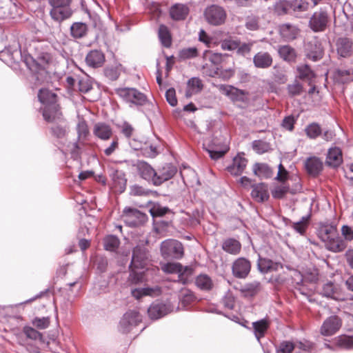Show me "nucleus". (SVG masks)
I'll return each mask as SVG.
<instances>
[{
  "label": "nucleus",
  "mask_w": 353,
  "mask_h": 353,
  "mask_svg": "<svg viewBox=\"0 0 353 353\" xmlns=\"http://www.w3.org/2000/svg\"><path fill=\"white\" fill-rule=\"evenodd\" d=\"M39 101L44 105L42 114L45 121L54 122L61 118V108L57 103V94L46 88H41L38 92Z\"/></svg>",
  "instance_id": "obj_1"
},
{
  "label": "nucleus",
  "mask_w": 353,
  "mask_h": 353,
  "mask_svg": "<svg viewBox=\"0 0 353 353\" xmlns=\"http://www.w3.org/2000/svg\"><path fill=\"white\" fill-rule=\"evenodd\" d=\"M116 93L125 102L135 105H143L146 103V96L132 88H122L116 90Z\"/></svg>",
  "instance_id": "obj_2"
},
{
  "label": "nucleus",
  "mask_w": 353,
  "mask_h": 353,
  "mask_svg": "<svg viewBox=\"0 0 353 353\" xmlns=\"http://www.w3.org/2000/svg\"><path fill=\"white\" fill-rule=\"evenodd\" d=\"M161 252L163 258L181 259L184 254L182 243L176 240L168 239L161 243Z\"/></svg>",
  "instance_id": "obj_3"
},
{
  "label": "nucleus",
  "mask_w": 353,
  "mask_h": 353,
  "mask_svg": "<svg viewBox=\"0 0 353 353\" xmlns=\"http://www.w3.org/2000/svg\"><path fill=\"white\" fill-rule=\"evenodd\" d=\"M161 268L168 274H179V280L183 283H185L188 277L192 274V268L188 266L183 267L179 263H161Z\"/></svg>",
  "instance_id": "obj_4"
},
{
  "label": "nucleus",
  "mask_w": 353,
  "mask_h": 353,
  "mask_svg": "<svg viewBox=\"0 0 353 353\" xmlns=\"http://www.w3.org/2000/svg\"><path fill=\"white\" fill-rule=\"evenodd\" d=\"M330 22V17L327 12L320 9L314 12L309 21L310 28L315 32H323L327 28Z\"/></svg>",
  "instance_id": "obj_5"
},
{
  "label": "nucleus",
  "mask_w": 353,
  "mask_h": 353,
  "mask_svg": "<svg viewBox=\"0 0 353 353\" xmlns=\"http://www.w3.org/2000/svg\"><path fill=\"white\" fill-rule=\"evenodd\" d=\"M122 219L129 226L134 227L145 223L148 217L145 214L132 208H125L123 210Z\"/></svg>",
  "instance_id": "obj_6"
},
{
  "label": "nucleus",
  "mask_w": 353,
  "mask_h": 353,
  "mask_svg": "<svg viewBox=\"0 0 353 353\" xmlns=\"http://www.w3.org/2000/svg\"><path fill=\"white\" fill-rule=\"evenodd\" d=\"M204 16L206 21L213 26L223 23L226 19V13L224 9L216 5L208 7L205 10Z\"/></svg>",
  "instance_id": "obj_7"
},
{
  "label": "nucleus",
  "mask_w": 353,
  "mask_h": 353,
  "mask_svg": "<svg viewBox=\"0 0 353 353\" xmlns=\"http://www.w3.org/2000/svg\"><path fill=\"white\" fill-rule=\"evenodd\" d=\"M141 320L139 312L134 310L128 311L123 315L120 321V330L123 333H128L132 327L137 326Z\"/></svg>",
  "instance_id": "obj_8"
},
{
  "label": "nucleus",
  "mask_w": 353,
  "mask_h": 353,
  "mask_svg": "<svg viewBox=\"0 0 353 353\" xmlns=\"http://www.w3.org/2000/svg\"><path fill=\"white\" fill-rule=\"evenodd\" d=\"M211 159L217 160L224 156L229 150L228 142L226 139L219 141L216 139L212 141V143L206 148Z\"/></svg>",
  "instance_id": "obj_9"
},
{
  "label": "nucleus",
  "mask_w": 353,
  "mask_h": 353,
  "mask_svg": "<svg viewBox=\"0 0 353 353\" xmlns=\"http://www.w3.org/2000/svg\"><path fill=\"white\" fill-rule=\"evenodd\" d=\"M251 270L250 261L243 257H240L232 263V272L234 277L245 279L248 276Z\"/></svg>",
  "instance_id": "obj_10"
},
{
  "label": "nucleus",
  "mask_w": 353,
  "mask_h": 353,
  "mask_svg": "<svg viewBox=\"0 0 353 353\" xmlns=\"http://www.w3.org/2000/svg\"><path fill=\"white\" fill-rule=\"evenodd\" d=\"M148 260V253L144 246L137 245L132 252L130 268H143Z\"/></svg>",
  "instance_id": "obj_11"
},
{
  "label": "nucleus",
  "mask_w": 353,
  "mask_h": 353,
  "mask_svg": "<svg viewBox=\"0 0 353 353\" xmlns=\"http://www.w3.org/2000/svg\"><path fill=\"white\" fill-rule=\"evenodd\" d=\"M341 321L336 316H332L325 319L321 327L320 332L322 335L330 336L334 334L341 327Z\"/></svg>",
  "instance_id": "obj_12"
},
{
  "label": "nucleus",
  "mask_w": 353,
  "mask_h": 353,
  "mask_svg": "<svg viewBox=\"0 0 353 353\" xmlns=\"http://www.w3.org/2000/svg\"><path fill=\"white\" fill-rule=\"evenodd\" d=\"M176 168L170 163H166L158 171H156L154 185H160L163 182L172 179L176 173Z\"/></svg>",
  "instance_id": "obj_13"
},
{
  "label": "nucleus",
  "mask_w": 353,
  "mask_h": 353,
  "mask_svg": "<svg viewBox=\"0 0 353 353\" xmlns=\"http://www.w3.org/2000/svg\"><path fill=\"white\" fill-rule=\"evenodd\" d=\"M272 63L273 58L268 52H259L253 57V63L257 68H268L272 65Z\"/></svg>",
  "instance_id": "obj_14"
},
{
  "label": "nucleus",
  "mask_w": 353,
  "mask_h": 353,
  "mask_svg": "<svg viewBox=\"0 0 353 353\" xmlns=\"http://www.w3.org/2000/svg\"><path fill=\"white\" fill-rule=\"evenodd\" d=\"M170 312V307L163 303H153L148 310L150 319H158Z\"/></svg>",
  "instance_id": "obj_15"
},
{
  "label": "nucleus",
  "mask_w": 353,
  "mask_h": 353,
  "mask_svg": "<svg viewBox=\"0 0 353 353\" xmlns=\"http://www.w3.org/2000/svg\"><path fill=\"white\" fill-rule=\"evenodd\" d=\"M188 6L182 3H175L169 10L171 19L174 21L185 20L189 14Z\"/></svg>",
  "instance_id": "obj_16"
},
{
  "label": "nucleus",
  "mask_w": 353,
  "mask_h": 353,
  "mask_svg": "<svg viewBox=\"0 0 353 353\" xmlns=\"http://www.w3.org/2000/svg\"><path fill=\"white\" fill-rule=\"evenodd\" d=\"M324 243L327 250L335 253L341 252L347 248V243L339 236L338 233L336 236L328 239Z\"/></svg>",
  "instance_id": "obj_17"
},
{
  "label": "nucleus",
  "mask_w": 353,
  "mask_h": 353,
  "mask_svg": "<svg viewBox=\"0 0 353 353\" xmlns=\"http://www.w3.org/2000/svg\"><path fill=\"white\" fill-rule=\"evenodd\" d=\"M336 50L341 57H348L353 52V43L348 38H339L336 42Z\"/></svg>",
  "instance_id": "obj_18"
},
{
  "label": "nucleus",
  "mask_w": 353,
  "mask_h": 353,
  "mask_svg": "<svg viewBox=\"0 0 353 353\" xmlns=\"http://www.w3.org/2000/svg\"><path fill=\"white\" fill-rule=\"evenodd\" d=\"M251 195L257 202H263L269 199L268 185L264 183L252 185Z\"/></svg>",
  "instance_id": "obj_19"
},
{
  "label": "nucleus",
  "mask_w": 353,
  "mask_h": 353,
  "mask_svg": "<svg viewBox=\"0 0 353 353\" xmlns=\"http://www.w3.org/2000/svg\"><path fill=\"white\" fill-rule=\"evenodd\" d=\"M85 61L88 65L92 68H99L102 66L105 61L103 53L97 50H91L85 57Z\"/></svg>",
  "instance_id": "obj_20"
},
{
  "label": "nucleus",
  "mask_w": 353,
  "mask_h": 353,
  "mask_svg": "<svg viewBox=\"0 0 353 353\" xmlns=\"http://www.w3.org/2000/svg\"><path fill=\"white\" fill-rule=\"evenodd\" d=\"M343 162L342 152L339 148H332L328 150L326 163L332 167L339 166Z\"/></svg>",
  "instance_id": "obj_21"
},
{
  "label": "nucleus",
  "mask_w": 353,
  "mask_h": 353,
  "mask_svg": "<svg viewBox=\"0 0 353 353\" xmlns=\"http://www.w3.org/2000/svg\"><path fill=\"white\" fill-rule=\"evenodd\" d=\"M247 163L245 157L237 155L233 159L232 164L228 167V170L233 175H240L246 168Z\"/></svg>",
  "instance_id": "obj_22"
},
{
  "label": "nucleus",
  "mask_w": 353,
  "mask_h": 353,
  "mask_svg": "<svg viewBox=\"0 0 353 353\" xmlns=\"http://www.w3.org/2000/svg\"><path fill=\"white\" fill-rule=\"evenodd\" d=\"M50 14L54 20L61 22L70 18L72 11L70 6L52 7Z\"/></svg>",
  "instance_id": "obj_23"
},
{
  "label": "nucleus",
  "mask_w": 353,
  "mask_h": 353,
  "mask_svg": "<svg viewBox=\"0 0 353 353\" xmlns=\"http://www.w3.org/2000/svg\"><path fill=\"white\" fill-rule=\"evenodd\" d=\"M321 294L324 296L332 298L334 300L344 299L340 289L332 282H327L323 285Z\"/></svg>",
  "instance_id": "obj_24"
},
{
  "label": "nucleus",
  "mask_w": 353,
  "mask_h": 353,
  "mask_svg": "<svg viewBox=\"0 0 353 353\" xmlns=\"http://www.w3.org/2000/svg\"><path fill=\"white\" fill-rule=\"evenodd\" d=\"M305 168L308 174L316 176L323 169V163L317 157H310L305 161Z\"/></svg>",
  "instance_id": "obj_25"
},
{
  "label": "nucleus",
  "mask_w": 353,
  "mask_h": 353,
  "mask_svg": "<svg viewBox=\"0 0 353 353\" xmlns=\"http://www.w3.org/2000/svg\"><path fill=\"white\" fill-rule=\"evenodd\" d=\"M279 32L285 41H292L296 38L299 33V29L295 26L285 23L280 26Z\"/></svg>",
  "instance_id": "obj_26"
},
{
  "label": "nucleus",
  "mask_w": 353,
  "mask_h": 353,
  "mask_svg": "<svg viewBox=\"0 0 353 353\" xmlns=\"http://www.w3.org/2000/svg\"><path fill=\"white\" fill-rule=\"evenodd\" d=\"M93 133L100 139L108 140L111 137L112 130L110 125L104 123H97L94 126Z\"/></svg>",
  "instance_id": "obj_27"
},
{
  "label": "nucleus",
  "mask_w": 353,
  "mask_h": 353,
  "mask_svg": "<svg viewBox=\"0 0 353 353\" xmlns=\"http://www.w3.org/2000/svg\"><path fill=\"white\" fill-rule=\"evenodd\" d=\"M138 170L141 177L154 185L156 171L147 163L141 161L138 163Z\"/></svg>",
  "instance_id": "obj_28"
},
{
  "label": "nucleus",
  "mask_w": 353,
  "mask_h": 353,
  "mask_svg": "<svg viewBox=\"0 0 353 353\" xmlns=\"http://www.w3.org/2000/svg\"><path fill=\"white\" fill-rule=\"evenodd\" d=\"M278 53L281 59L288 62H294L296 58V52L289 45L280 46Z\"/></svg>",
  "instance_id": "obj_29"
},
{
  "label": "nucleus",
  "mask_w": 353,
  "mask_h": 353,
  "mask_svg": "<svg viewBox=\"0 0 353 353\" xmlns=\"http://www.w3.org/2000/svg\"><path fill=\"white\" fill-rule=\"evenodd\" d=\"M222 249L230 254L236 255L241 250V244L239 241L230 238L223 241Z\"/></svg>",
  "instance_id": "obj_30"
},
{
  "label": "nucleus",
  "mask_w": 353,
  "mask_h": 353,
  "mask_svg": "<svg viewBox=\"0 0 353 353\" xmlns=\"http://www.w3.org/2000/svg\"><path fill=\"white\" fill-rule=\"evenodd\" d=\"M254 175L259 178L268 179L273 175V171L268 165L263 163H256L253 165Z\"/></svg>",
  "instance_id": "obj_31"
},
{
  "label": "nucleus",
  "mask_w": 353,
  "mask_h": 353,
  "mask_svg": "<svg viewBox=\"0 0 353 353\" xmlns=\"http://www.w3.org/2000/svg\"><path fill=\"white\" fill-rule=\"evenodd\" d=\"M261 289V283L259 281H253L243 285L240 292L245 297H252L257 294Z\"/></svg>",
  "instance_id": "obj_32"
},
{
  "label": "nucleus",
  "mask_w": 353,
  "mask_h": 353,
  "mask_svg": "<svg viewBox=\"0 0 353 353\" xmlns=\"http://www.w3.org/2000/svg\"><path fill=\"white\" fill-rule=\"evenodd\" d=\"M161 293L159 287L135 288L132 290L131 294L136 299H139L143 296H155Z\"/></svg>",
  "instance_id": "obj_33"
},
{
  "label": "nucleus",
  "mask_w": 353,
  "mask_h": 353,
  "mask_svg": "<svg viewBox=\"0 0 353 353\" xmlns=\"http://www.w3.org/2000/svg\"><path fill=\"white\" fill-rule=\"evenodd\" d=\"M290 11L291 14H298L308 10L310 3L306 0L289 1Z\"/></svg>",
  "instance_id": "obj_34"
},
{
  "label": "nucleus",
  "mask_w": 353,
  "mask_h": 353,
  "mask_svg": "<svg viewBox=\"0 0 353 353\" xmlns=\"http://www.w3.org/2000/svg\"><path fill=\"white\" fill-rule=\"evenodd\" d=\"M112 179L113 181V186L117 191L123 192L126 187V179L124 177V174L118 170H115L112 174Z\"/></svg>",
  "instance_id": "obj_35"
},
{
  "label": "nucleus",
  "mask_w": 353,
  "mask_h": 353,
  "mask_svg": "<svg viewBox=\"0 0 353 353\" xmlns=\"http://www.w3.org/2000/svg\"><path fill=\"white\" fill-rule=\"evenodd\" d=\"M269 326L270 321L265 319L252 323L254 334L259 341L265 336Z\"/></svg>",
  "instance_id": "obj_36"
},
{
  "label": "nucleus",
  "mask_w": 353,
  "mask_h": 353,
  "mask_svg": "<svg viewBox=\"0 0 353 353\" xmlns=\"http://www.w3.org/2000/svg\"><path fill=\"white\" fill-rule=\"evenodd\" d=\"M158 36L163 46L170 48L172 45V36L168 28L165 25H160Z\"/></svg>",
  "instance_id": "obj_37"
},
{
  "label": "nucleus",
  "mask_w": 353,
  "mask_h": 353,
  "mask_svg": "<svg viewBox=\"0 0 353 353\" xmlns=\"http://www.w3.org/2000/svg\"><path fill=\"white\" fill-rule=\"evenodd\" d=\"M88 32V26L81 22L74 23L70 27V33L72 37L80 39L85 37Z\"/></svg>",
  "instance_id": "obj_38"
},
{
  "label": "nucleus",
  "mask_w": 353,
  "mask_h": 353,
  "mask_svg": "<svg viewBox=\"0 0 353 353\" xmlns=\"http://www.w3.org/2000/svg\"><path fill=\"white\" fill-rule=\"evenodd\" d=\"M310 49H307V57L314 61L321 59L323 54V50L319 43L312 45L310 43Z\"/></svg>",
  "instance_id": "obj_39"
},
{
  "label": "nucleus",
  "mask_w": 353,
  "mask_h": 353,
  "mask_svg": "<svg viewBox=\"0 0 353 353\" xmlns=\"http://www.w3.org/2000/svg\"><path fill=\"white\" fill-rule=\"evenodd\" d=\"M301 189V185L299 184H296L295 189L290 190L288 186L281 185L277 186L274 188L272 192V196L275 199H281L283 198L288 192L292 194H295L297 190Z\"/></svg>",
  "instance_id": "obj_40"
},
{
  "label": "nucleus",
  "mask_w": 353,
  "mask_h": 353,
  "mask_svg": "<svg viewBox=\"0 0 353 353\" xmlns=\"http://www.w3.org/2000/svg\"><path fill=\"white\" fill-rule=\"evenodd\" d=\"M196 285L202 290H210L212 288L213 283L207 274H200L195 280Z\"/></svg>",
  "instance_id": "obj_41"
},
{
  "label": "nucleus",
  "mask_w": 353,
  "mask_h": 353,
  "mask_svg": "<svg viewBox=\"0 0 353 353\" xmlns=\"http://www.w3.org/2000/svg\"><path fill=\"white\" fill-rule=\"evenodd\" d=\"M258 269L263 273H268L276 270V264L267 259L259 258L257 263Z\"/></svg>",
  "instance_id": "obj_42"
},
{
  "label": "nucleus",
  "mask_w": 353,
  "mask_h": 353,
  "mask_svg": "<svg viewBox=\"0 0 353 353\" xmlns=\"http://www.w3.org/2000/svg\"><path fill=\"white\" fill-rule=\"evenodd\" d=\"M188 90L187 95H192V94L200 92L203 88V84L200 79L196 77L191 78L188 81Z\"/></svg>",
  "instance_id": "obj_43"
},
{
  "label": "nucleus",
  "mask_w": 353,
  "mask_h": 353,
  "mask_svg": "<svg viewBox=\"0 0 353 353\" xmlns=\"http://www.w3.org/2000/svg\"><path fill=\"white\" fill-rule=\"evenodd\" d=\"M336 228L332 225L323 226L319 230V236L323 242L328 240V239L336 236Z\"/></svg>",
  "instance_id": "obj_44"
},
{
  "label": "nucleus",
  "mask_w": 353,
  "mask_h": 353,
  "mask_svg": "<svg viewBox=\"0 0 353 353\" xmlns=\"http://www.w3.org/2000/svg\"><path fill=\"white\" fill-rule=\"evenodd\" d=\"M353 74V70L339 69L335 71L334 74V79L339 83H345L350 81L351 75Z\"/></svg>",
  "instance_id": "obj_45"
},
{
  "label": "nucleus",
  "mask_w": 353,
  "mask_h": 353,
  "mask_svg": "<svg viewBox=\"0 0 353 353\" xmlns=\"http://www.w3.org/2000/svg\"><path fill=\"white\" fill-rule=\"evenodd\" d=\"M274 11L277 15L291 14V12L290 11L289 1L281 0L276 2L274 6Z\"/></svg>",
  "instance_id": "obj_46"
},
{
  "label": "nucleus",
  "mask_w": 353,
  "mask_h": 353,
  "mask_svg": "<svg viewBox=\"0 0 353 353\" xmlns=\"http://www.w3.org/2000/svg\"><path fill=\"white\" fill-rule=\"evenodd\" d=\"M119 239L113 235L106 236L103 240L104 248L106 250L115 251L119 246Z\"/></svg>",
  "instance_id": "obj_47"
},
{
  "label": "nucleus",
  "mask_w": 353,
  "mask_h": 353,
  "mask_svg": "<svg viewBox=\"0 0 353 353\" xmlns=\"http://www.w3.org/2000/svg\"><path fill=\"white\" fill-rule=\"evenodd\" d=\"M336 345L345 349H353V336L341 335L336 339Z\"/></svg>",
  "instance_id": "obj_48"
},
{
  "label": "nucleus",
  "mask_w": 353,
  "mask_h": 353,
  "mask_svg": "<svg viewBox=\"0 0 353 353\" xmlns=\"http://www.w3.org/2000/svg\"><path fill=\"white\" fill-rule=\"evenodd\" d=\"M197 56L198 50L195 47L183 48L179 52V58L181 60L194 58Z\"/></svg>",
  "instance_id": "obj_49"
},
{
  "label": "nucleus",
  "mask_w": 353,
  "mask_h": 353,
  "mask_svg": "<svg viewBox=\"0 0 353 353\" xmlns=\"http://www.w3.org/2000/svg\"><path fill=\"white\" fill-rule=\"evenodd\" d=\"M204 55L214 65H219L222 63L224 57L228 56L226 54H223L221 53L213 52L212 51H205Z\"/></svg>",
  "instance_id": "obj_50"
},
{
  "label": "nucleus",
  "mask_w": 353,
  "mask_h": 353,
  "mask_svg": "<svg viewBox=\"0 0 353 353\" xmlns=\"http://www.w3.org/2000/svg\"><path fill=\"white\" fill-rule=\"evenodd\" d=\"M307 136L310 139H316L321 134L320 125L313 123L307 125L305 130Z\"/></svg>",
  "instance_id": "obj_51"
},
{
  "label": "nucleus",
  "mask_w": 353,
  "mask_h": 353,
  "mask_svg": "<svg viewBox=\"0 0 353 353\" xmlns=\"http://www.w3.org/2000/svg\"><path fill=\"white\" fill-rule=\"evenodd\" d=\"M296 345L291 341H283L276 347V353H292Z\"/></svg>",
  "instance_id": "obj_52"
},
{
  "label": "nucleus",
  "mask_w": 353,
  "mask_h": 353,
  "mask_svg": "<svg viewBox=\"0 0 353 353\" xmlns=\"http://www.w3.org/2000/svg\"><path fill=\"white\" fill-rule=\"evenodd\" d=\"M273 79L279 84L285 83L288 80L284 70L278 66H274L273 68Z\"/></svg>",
  "instance_id": "obj_53"
},
{
  "label": "nucleus",
  "mask_w": 353,
  "mask_h": 353,
  "mask_svg": "<svg viewBox=\"0 0 353 353\" xmlns=\"http://www.w3.org/2000/svg\"><path fill=\"white\" fill-rule=\"evenodd\" d=\"M131 270L128 281L132 284H138L143 281V274L142 272H138L136 270L137 268L132 267L130 268Z\"/></svg>",
  "instance_id": "obj_54"
},
{
  "label": "nucleus",
  "mask_w": 353,
  "mask_h": 353,
  "mask_svg": "<svg viewBox=\"0 0 353 353\" xmlns=\"http://www.w3.org/2000/svg\"><path fill=\"white\" fill-rule=\"evenodd\" d=\"M298 70L299 72L300 78L301 79L311 81L315 77L314 72L307 65H303L299 67Z\"/></svg>",
  "instance_id": "obj_55"
},
{
  "label": "nucleus",
  "mask_w": 353,
  "mask_h": 353,
  "mask_svg": "<svg viewBox=\"0 0 353 353\" xmlns=\"http://www.w3.org/2000/svg\"><path fill=\"white\" fill-rule=\"evenodd\" d=\"M308 226V218L302 217L300 221L293 223L292 227L300 234L303 235L305 232V230Z\"/></svg>",
  "instance_id": "obj_56"
},
{
  "label": "nucleus",
  "mask_w": 353,
  "mask_h": 353,
  "mask_svg": "<svg viewBox=\"0 0 353 353\" xmlns=\"http://www.w3.org/2000/svg\"><path fill=\"white\" fill-rule=\"evenodd\" d=\"M287 89L289 95L291 97L300 95L303 92V87L301 84L297 81H294L293 83L289 84Z\"/></svg>",
  "instance_id": "obj_57"
},
{
  "label": "nucleus",
  "mask_w": 353,
  "mask_h": 353,
  "mask_svg": "<svg viewBox=\"0 0 353 353\" xmlns=\"http://www.w3.org/2000/svg\"><path fill=\"white\" fill-rule=\"evenodd\" d=\"M52 134L57 139H63L67 134L65 126L57 125L52 126L50 129Z\"/></svg>",
  "instance_id": "obj_58"
},
{
  "label": "nucleus",
  "mask_w": 353,
  "mask_h": 353,
  "mask_svg": "<svg viewBox=\"0 0 353 353\" xmlns=\"http://www.w3.org/2000/svg\"><path fill=\"white\" fill-rule=\"evenodd\" d=\"M221 46L224 50H234L239 46V41L231 39H225L221 41Z\"/></svg>",
  "instance_id": "obj_59"
},
{
  "label": "nucleus",
  "mask_w": 353,
  "mask_h": 353,
  "mask_svg": "<svg viewBox=\"0 0 353 353\" xmlns=\"http://www.w3.org/2000/svg\"><path fill=\"white\" fill-rule=\"evenodd\" d=\"M180 299L184 303H190L194 299L192 292L188 289H182L180 292Z\"/></svg>",
  "instance_id": "obj_60"
},
{
  "label": "nucleus",
  "mask_w": 353,
  "mask_h": 353,
  "mask_svg": "<svg viewBox=\"0 0 353 353\" xmlns=\"http://www.w3.org/2000/svg\"><path fill=\"white\" fill-rule=\"evenodd\" d=\"M77 130L79 139H85L89 133L88 125L85 121H81L78 123Z\"/></svg>",
  "instance_id": "obj_61"
},
{
  "label": "nucleus",
  "mask_w": 353,
  "mask_h": 353,
  "mask_svg": "<svg viewBox=\"0 0 353 353\" xmlns=\"http://www.w3.org/2000/svg\"><path fill=\"white\" fill-rule=\"evenodd\" d=\"M215 74L218 75L220 78L223 80H228L230 79L234 74V70L232 68L219 70L215 71Z\"/></svg>",
  "instance_id": "obj_62"
},
{
  "label": "nucleus",
  "mask_w": 353,
  "mask_h": 353,
  "mask_svg": "<svg viewBox=\"0 0 353 353\" xmlns=\"http://www.w3.org/2000/svg\"><path fill=\"white\" fill-rule=\"evenodd\" d=\"M167 101L172 106H175L177 104V99L176 97V92L174 88H170L165 93Z\"/></svg>",
  "instance_id": "obj_63"
},
{
  "label": "nucleus",
  "mask_w": 353,
  "mask_h": 353,
  "mask_svg": "<svg viewBox=\"0 0 353 353\" xmlns=\"http://www.w3.org/2000/svg\"><path fill=\"white\" fill-rule=\"evenodd\" d=\"M341 234L344 237L345 242L353 240V230L348 225H343L341 228Z\"/></svg>",
  "instance_id": "obj_64"
}]
</instances>
